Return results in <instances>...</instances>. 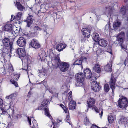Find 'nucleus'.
<instances>
[{"label":"nucleus","instance_id":"nucleus-60","mask_svg":"<svg viewBox=\"0 0 128 128\" xmlns=\"http://www.w3.org/2000/svg\"><path fill=\"white\" fill-rule=\"evenodd\" d=\"M127 59L128 60V58H127Z\"/></svg>","mask_w":128,"mask_h":128},{"label":"nucleus","instance_id":"nucleus-27","mask_svg":"<svg viewBox=\"0 0 128 128\" xmlns=\"http://www.w3.org/2000/svg\"><path fill=\"white\" fill-rule=\"evenodd\" d=\"M112 7L110 6L106 7L104 9L105 14H111L112 13Z\"/></svg>","mask_w":128,"mask_h":128},{"label":"nucleus","instance_id":"nucleus-55","mask_svg":"<svg viewBox=\"0 0 128 128\" xmlns=\"http://www.w3.org/2000/svg\"><path fill=\"white\" fill-rule=\"evenodd\" d=\"M44 32H46V35L47 36V34H48V33L47 34V33L46 31V30H44Z\"/></svg>","mask_w":128,"mask_h":128},{"label":"nucleus","instance_id":"nucleus-37","mask_svg":"<svg viewBox=\"0 0 128 128\" xmlns=\"http://www.w3.org/2000/svg\"><path fill=\"white\" fill-rule=\"evenodd\" d=\"M17 95V94L16 93H14L12 94L11 95L8 96L6 97V99H11L13 97L16 96Z\"/></svg>","mask_w":128,"mask_h":128},{"label":"nucleus","instance_id":"nucleus-5","mask_svg":"<svg viewBox=\"0 0 128 128\" xmlns=\"http://www.w3.org/2000/svg\"><path fill=\"white\" fill-rule=\"evenodd\" d=\"M125 33L124 32H121L116 36V41L117 43L122 44L123 42L124 39L125 37Z\"/></svg>","mask_w":128,"mask_h":128},{"label":"nucleus","instance_id":"nucleus-15","mask_svg":"<svg viewBox=\"0 0 128 128\" xmlns=\"http://www.w3.org/2000/svg\"><path fill=\"white\" fill-rule=\"evenodd\" d=\"M28 15L29 16L24 21L27 23L26 26L29 27L30 26L33 22V16L32 15H30L29 14Z\"/></svg>","mask_w":128,"mask_h":128},{"label":"nucleus","instance_id":"nucleus-9","mask_svg":"<svg viewBox=\"0 0 128 128\" xmlns=\"http://www.w3.org/2000/svg\"><path fill=\"white\" fill-rule=\"evenodd\" d=\"M91 88L95 92L99 91L101 88L100 86L96 82L91 83Z\"/></svg>","mask_w":128,"mask_h":128},{"label":"nucleus","instance_id":"nucleus-51","mask_svg":"<svg viewBox=\"0 0 128 128\" xmlns=\"http://www.w3.org/2000/svg\"><path fill=\"white\" fill-rule=\"evenodd\" d=\"M122 48H124L126 50L127 49V47L126 46H122Z\"/></svg>","mask_w":128,"mask_h":128},{"label":"nucleus","instance_id":"nucleus-57","mask_svg":"<svg viewBox=\"0 0 128 128\" xmlns=\"http://www.w3.org/2000/svg\"><path fill=\"white\" fill-rule=\"evenodd\" d=\"M31 127H32V128H33L32 126H31Z\"/></svg>","mask_w":128,"mask_h":128},{"label":"nucleus","instance_id":"nucleus-33","mask_svg":"<svg viewBox=\"0 0 128 128\" xmlns=\"http://www.w3.org/2000/svg\"><path fill=\"white\" fill-rule=\"evenodd\" d=\"M22 16V12H19L16 14L15 16H14V17L18 19H20L21 18Z\"/></svg>","mask_w":128,"mask_h":128},{"label":"nucleus","instance_id":"nucleus-34","mask_svg":"<svg viewBox=\"0 0 128 128\" xmlns=\"http://www.w3.org/2000/svg\"><path fill=\"white\" fill-rule=\"evenodd\" d=\"M114 118L111 116H108V121L109 122L110 124L112 123L114 121Z\"/></svg>","mask_w":128,"mask_h":128},{"label":"nucleus","instance_id":"nucleus-28","mask_svg":"<svg viewBox=\"0 0 128 128\" xmlns=\"http://www.w3.org/2000/svg\"><path fill=\"white\" fill-rule=\"evenodd\" d=\"M92 110H94L96 112H98L99 114L100 115V118H101L103 113V112L102 110H98V108L95 106H94L92 108Z\"/></svg>","mask_w":128,"mask_h":128},{"label":"nucleus","instance_id":"nucleus-36","mask_svg":"<svg viewBox=\"0 0 128 128\" xmlns=\"http://www.w3.org/2000/svg\"><path fill=\"white\" fill-rule=\"evenodd\" d=\"M110 88L108 84H106L104 86V90L105 92H108Z\"/></svg>","mask_w":128,"mask_h":128},{"label":"nucleus","instance_id":"nucleus-30","mask_svg":"<svg viewBox=\"0 0 128 128\" xmlns=\"http://www.w3.org/2000/svg\"><path fill=\"white\" fill-rule=\"evenodd\" d=\"M34 31V34H36L38 33V32L41 30V29L38 26H34L33 28Z\"/></svg>","mask_w":128,"mask_h":128},{"label":"nucleus","instance_id":"nucleus-54","mask_svg":"<svg viewBox=\"0 0 128 128\" xmlns=\"http://www.w3.org/2000/svg\"><path fill=\"white\" fill-rule=\"evenodd\" d=\"M109 52L110 54H112V52H111V50H110V51H108Z\"/></svg>","mask_w":128,"mask_h":128},{"label":"nucleus","instance_id":"nucleus-58","mask_svg":"<svg viewBox=\"0 0 128 128\" xmlns=\"http://www.w3.org/2000/svg\"><path fill=\"white\" fill-rule=\"evenodd\" d=\"M84 58L85 59H86V57H84Z\"/></svg>","mask_w":128,"mask_h":128},{"label":"nucleus","instance_id":"nucleus-56","mask_svg":"<svg viewBox=\"0 0 128 128\" xmlns=\"http://www.w3.org/2000/svg\"><path fill=\"white\" fill-rule=\"evenodd\" d=\"M86 120L87 122H88V120L87 118L86 119Z\"/></svg>","mask_w":128,"mask_h":128},{"label":"nucleus","instance_id":"nucleus-45","mask_svg":"<svg viewBox=\"0 0 128 128\" xmlns=\"http://www.w3.org/2000/svg\"><path fill=\"white\" fill-rule=\"evenodd\" d=\"M110 27V25L109 23L108 24H107L106 25L105 27V30H108V29L109 30Z\"/></svg>","mask_w":128,"mask_h":128},{"label":"nucleus","instance_id":"nucleus-43","mask_svg":"<svg viewBox=\"0 0 128 128\" xmlns=\"http://www.w3.org/2000/svg\"><path fill=\"white\" fill-rule=\"evenodd\" d=\"M40 12L42 11V10H44V11L45 12L46 9L45 8V5L44 4H42L40 6Z\"/></svg>","mask_w":128,"mask_h":128},{"label":"nucleus","instance_id":"nucleus-29","mask_svg":"<svg viewBox=\"0 0 128 128\" xmlns=\"http://www.w3.org/2000/svg\"><path fill=\"white\" fill-rule=\"evenodd\" d=\"M45 112V114L46 115V116L48 117L50 119H51L52 117L49 112V110L47 108H44V109Z\"/></svg>","mask_w":128,"mask_h":128},{"label":"nucleus","instance_id":"nucleus-13","mask_svg":"<svg viewBox=\"0 0 128 128\" xmlns=\"http://www.w3.org/2000/svg\"><path fill=\"white\" fill-rule=\"evenodd\" d=\"M16 52L20 58V57H24L26 55V51L24 48H18L16 50Z\"/></svg>","mask_w":128,"mask_h":128},{"label":"nucleus","instance_id":"nucleus-12","mask_svg":"<svg viewBox=\"0 0 128 128\" xmlns=\"http://www.w3.org/2000/svg\"><path fill=\"white\" fill-rule=\"evenodd\" d=\"M30 45L35 48H37L40 47V44L39 43L38 40L35 39H32L30 43Z\"/></svg>","mask_w":128,"mask_h":128},{"label":"nucleus","instance_id":"nucleus-52","mask_svg":"<svg viewBox=\"0 0 128 128\" xmlns=\"http://www.w3.org/2000/svg\"><path fill=\"white\" fill-rule=\"evenodd\" d=\"M52 123L54 125V126L53 127V128H56L55 127H54V126H55L56 124L55 123H54V122L52 121Z\"/></svg>","mask_w":128,"mask_h":128},{"label":"nucleus","instance_id":"nucleus-53","mask_svg":"<svg viewBox=\"0 0 128 128\" xmlns=\"http://www.w3.org/2000/svg\"><path fill=\"white\" fill-rule=\"evenodd\" d=\"M57 121V122L58 123H59L61 121V120H60L58 119Z\"/></svg>","mask_w":128,"mask_h":128},{"label":"nucleus","instance_id":"nucleus-35","mask_svg":"<svg viewBox=\"0 0 128 128\" xmlns=\"http://www.w3.org/2000/svg\"><path fill=\"white\" fill-rule=\"evenodd\" d=\"M0 109L2 112L1 114L4 116H6L8 115V112L2 108H0Z\"/></svg>","mask_w":128,"mask_h":128},{"label":"nucleus","instance_id":"nucleus-4","mask_svg":"<svg viewBox=\"0 0 128 128\" xmlns=\"http://www.w3.org/2000/svg\"><path fill=\"white\" fill-rule=\"evenodd\" d=\"M72 92L70 91L68 94V97L69 100L70 101L69 104V108L70 110H74L76 108V103L75 102L72 100Z\"/></svg>","mask_w":128,"mask_h":128},{"label":"nucleus","instance_id":"nucleus-42","mask_svg":"<svg viewBox=\"0 0 128 128\" xmlns=\"http://www.w3.org/2000/svg\"><path fill=\"white\" fill-rule=\"evenodd\" d=\"M10 82L12 84H14L16 87H17L18 86V85L17 84V82H16L14 81L13 80H10Z\"/></svg>","mask_w":128,"mask_h":128},{"label":"nucleus","instance_id":"nucleus-11","mask_svg":"<svg viewBox=\"0 0 128 128\" xmlns=\"http://www.w3.org/2000/svg\"><path fill=\"white\" fill-rule=\"evenodd\" d=\"M83 35L85 38H89L90 36V30L86 28H82L81 30Z\"/></svg>","mask_w":128,"mask_h":128},{"label":"nucleus","instance_id":"nucleus-2","mask_svg":"<svg viewBox=\"0 0 128 128\" xmlns=\"http://www.w3.org/2000/svg\"><path fill=\"white\" fill-rule=\"evenodd\" d=\"M75 78L77 80L76 86H84L85 85L84 82V76L81 72L77 73L75 75Z\"/></svg>","mask_w":128,"mask_h":128},{"label":"nucleus","instance_id":"nucleus-22","mask_svg":"<svg viewBox=\"0 0 128 128\" xmlns=\"http://www.w3.org/2000/svg\"><path fill=\"white\" fill-rule=\"evenodd\" d=\"M65 47V45L64 44H60L57 45L56 49L58 51L60 52L64 49Z\"/></svg>","mask_w":128,"mask_h":128},{"label":"nucleus","instance_id":"nucleus-40","mask_svg":"<svg viewBox=\"0 0 128 128\" xmlns=\"http://www.w3.org/2000/svg\"><path fill=\"white\" fill-rule=\"evenodd\" d=\"M60 106L63 109L64 112L66 113L67 112V109L66 107L62 104H60Z\"/></svg>","mask_w":128,"mask_h":128},{"label":"nucleus","instance_id":"nucleus-39","mask_svg":"<svg viewBox=\"0 0 128 128\" xmlns=\"http://www.w3.org/2000/svg\"><path fill=\"white\" fill-rule=\"evenodd\" d=\"M70 116L68 115H67L64 120L66 122H68L69 123V124L71 125V122H70Z\"/></svg>","mask_w":128,"mask_h":128},{"label":"nucleus","instance_id":"nucleus-25","mask_svg":"<svg viewBox=\"0 0 128 128\" xmlns=\"http://www.w3.org/2000/svg\"><path fill=\"white\" fill-rule=\"evenodd\" d=\"M15 6L17 8L18 10L22 11L24 9V7L22 5L20 2H16Z\"/></svg>","mask_w":128,"mask_h":128},{"label":"nucleus","instance_id":"nucleus-17","mask_svg":"<svg viewBox=\"0 0 128 128\" xmlns=\"http://www.w3.org/2000/svg\"><path fill=\"white\" fill-rule=\"evenodd\" d=\"M112 62L110 61L104 67V70L106 71L110 72L112 71Z\"/></svg>","mask_w":128,"mask_h":128},{"label":"nucleus","instance_id":"nucleus-7","mask_svg":"<svg viewBox=\"0 0 128 128\" xmlns=\"http://www.w3.org/2000/svg\"><path fill=\"white\" fill-rule=\"evenodd\" d=\"M26 43V39L22 37H19L17 40L18 44L20 46L24 47Z\"/></svg>","mask_w":128,"mask_h":128},{"label":"nucleus","instance_id":"nucleus-3","mask_svg":"<svg viewBox=\"0 0 128 128\" xmlns=\"http://www.w3.org/2000/svg\"><path fill=\"white\" fill-rule=\"evenodd\" d=\"M118 104L119 107L121 108H126L128 106L127 98L125 97L120 98L118 101Z\"/></svg>","mask_w":128,"mask_h":128},{"label":"nucleus","instance_id":"nucleus-20","mask_svg":"<svg viewBox=\"0 0 128 128\" xmlns=\"http://www.w3.org/2000/svg\"><path fill=\"white\" fill-rule=\"evenodd\" d=\"M98 44L100 46L103 47H105L108 44V42L106 40L103 39H101L98 41Z\"/></svg>","mask_w":128,"mask_h":128},{"label":"nucleus","instance_id":"nucleus-23","mask_svg":"<svg viewBox=\"0 0 128 128\" xmlns=\"http://www.w3.org/2000/svg\"><path fill=\"white\" fill-rule=\"evenodd\" d=\"M92 39L95 42H98L100 39L99 34L96 33H93L92 35Z\"/></svg>","mask_w":128,"mask_h":128},{"label":"nucleus","instance_id":"nucleus-61","mask_svg":"<svg viewBox=\"0 0 128 128\" xmlns=\"http://www.w3.org/2000/svg\"><path fill=\"white\" fill-rule=\"evenodd\" d=\"M95 47V46H94V47H94V48Z\"/></svg>","mask_w":128,"mask_h":128},{"label":"nucleus","instance_id":"nucleus-38","mask_svg":"<svg viewBox=\"0 0 128 128\" xmlns=\"http://www.w3.org/2000/svg\"><path fill=\"white\" fill-rule=\"evenodd\" d=\"M14 104H13V102H11L10 103V108L11 109V111L12 112V114H14Z\"/></svg>","mask_w":128,"mask_h":128},{"label":"nucleus","instance_id":"nucleus-63","mask_svg":"<svg viewBox=\"0 0 128 128\" xmlns=\"http://www.w3.org/2000/svg\"><path fill=\"white\" fill-rule=\"evenodd\" d=\"M46 105V104H45L44 105Z\"/></svg>","mask_w":128,"mask_h":128},{"label":"nucleus","instance_id":"nucleus-14","mask_svg":"<svg viewBox=\"0 0 128 128\" xmlns=\"http://www.w3.org/2000/svg\"><path fill=\"white\" fill-rule=\"evenodd\" d=\"M116 82V79L113 76H112L110 81L109 84L113 93L114 92V90L115 88V84Z\"/></svg>","mask_w":128,"mask_h":128},{"label":"nucleus","instance_id":"nucleus-32","mask_svg":"<svg viewBox=\"0 0 128 128\" xmlns=\"http://www.w3.org/2000/svg\"><path fill=\"white\" fill-rule=\"evenodd\" d=\"M82 63V60L81 59H77L74 63V65H81Z\"/></svg>","mask_w":128,"mask_h":128},{"label":"nucleus","instance_id":"nucleus-44","mask_svg":"<svg viewBox=\"0 0 128 128\" xmlns=\"http://www.w3.org/2000/svg\"><path fill=\"white\" fill-rule=\"evenodd\" d=\"M9 71L10 72H13V67L12 66H10L8 68Z\"/></svg>","mask_w":128,"mask_h":128},{"label":"nucleus","instance_id":"nucleus-50","mask_svg":"<svg viewBox=\"0 0 128 128\" xmlns=\"http://www.w3.org/2000/svg\"><path fill=\"white\" fill-rule=\"evenodd\" d=\"M126 37L127 39L128 40V30L126 31Z\"/></svg>","mask_w":128,"mask_h":128},{"label":"nucleus","instance_id":"nucleus-41","mask_svg":"<svg viewBox=\"0 0 128 128\" xmlns=\"http://www.w3.org/2000/svg\"><path fill=\"white\" fill-rule=\"evenodd\" d=\"M20 76L18 74H14L13 77L14 79L15 80H17L19 78Z\"/></svg>","mask_w":128,"mask_h":128},{"label":"nucleus","instance_id":"nucleus-59","mask_svg":"<svg viewBox=\"0 0 128 128\" xmlns=\"http://www.w3.org/2000/svg\"><path fill=\"white\" fill-rule=\"evenodd\" d=\"M126 0V2H127V1H128V0Z\"/></svg>","mask_w":128,"mask_h":128},{"label":"nucleus","instance_id":"nucleus-62","mask_svg":"<svg viewBox=\"0 0 128 128\" xmlns=\"http://www.w3.org/2000/svg\"><path fill=\"white\" fill-rule=\"evenodd\" d=\"M43 12V13H44V12Z\"/></svg>","mask_w":128,"mask_h":128},{"label":"nucleus","instance_id":"nucleus-31","mask_svg":"<svg viewBox=\"0 0 128 128\" xmlns=\"http://www.w3.org/2000/svg\"><path fill=\"white\" fill-rule=\"evenodd\" d=\"M126 6L122 7L120 9V13L123 15L124 14L126 13Z\"/></svg>","mask_w":128,"mask_h":128},{"label":"nucleus","instance_id":"nucleus-1","mask_svg":"<svg viewBox=\"0 0 128 128\" xmlns=\"http://www.w3.org/2000/svg\"><path fill=\"white\" fill-rule=\"evenodd\" d=\"M52 62L56 67L60 65V68L62 72H65L67 71L70 65L68 62H60V60L58 56L55 55L54 58H52Z\"/></svg>","mask_w":128,"mask_h":128},{"label":"nucleus","instance_id":"nucleus-19","mask_svg":"<svg viewBox=\"0 0 128 128\" xmlns=\"http://www.w3.org/2000/svg\"><path fill=\"white\" fill-rule=\"evenodd\" d=\"M31 118H30L28 116V122L29 124L31 126H32L33 128H38V124H36V120L34 119L32 121V125L31 124Z\"/></svg>","mask_w":128,"mask_h":128},{"label":"nucleus","instance_id":"nucleus-46","mask_svg":"<svg viewBox=\"0 0 128 128\" xmlns=\"http://www.w3.org/2000/svg\"><path fill=\"white\" fill-rule=\"evenodd\" d=\"M28 67L26 65L24 67H23L22 68V69L23 70H26V71H27V70H28Z\"/></svg>","mask_w":128,"mask_h":128},{"label":"nucleus","instance_id":"nucleus-26","mask_svg":"<svg viewBox=\"0 0 128 128\" xmlns=\"http://www.w3.org/2000/svg\"><path fill=\"white\" fill-rule=\"evenodd\" d=\"M90 78L89 79H90L91 80L92 82H96V79L98 77H99L100 76V74H99L98 76H96L95 74H92L90 76Z\"/></svg>","mask_w":128,"mask_h":128},{"label":"nucleus","instance_id":"nucleus-6","mask_svg":"<svg viewBox=\"0 0 128 128\" xmlns=\"http://www.w3.org/2000/svg\"><path fill=\"white\" fill-rule=\"evenodd\" d=\"M4 45L6 47L9 46L10 50L11 51L12 48V44L13 43L12 42H10L9 39L8 38H4L2 41Z\"/></svg>","mask_w":128,"mask_h":128},{"label":"nucleus","instance_id":"nucleus-48","mask_svg":"<svg viewBox=\"0 0 128 128\" xmlns=\"http://www.w3.org/2000/svg\"><path fill=\"white\" fill-rule=\"evenodd\" d=\"M3 104L2 100L0 98V106H1Z\"/></svg>","mask_w":128,"mask_h":128},{"label":"nucleus","instance_id":"nucleus-16","mask_svg":"<svg viewBox=\"0 0 128 128\" xmlns=\"http://www.w3.org/2000/svg\"><path fill=\"white\" fill-rule=\"evenodd\" d=\"M95 103V100L93 98H90L88 99L87 102L86 106L88 107L87 110L88 111V108H89L92 107Z\"/></svg>","mask_w":128,"mask_h":128},{"label":"nucleus","instance_id":"nucleus-18","mask_svg":"<svg viewBox=\"0 0 128 128\" xmlns=\"http://www.w3.org/2000/svg\"><path fill=\"white\" fill-rule=\"evenodd\" d=\"M84 76L86 78L88 79L90 78V76L92 74L90 70L88 68H86L84 70Z\"/></svg>","mask_w":128,"mask_h":128},{"label":"nucleus","instance_id":"nucleus-49","mask_svg":"<svg viewBox=\"0 0 128 128\" xmlns=\"http://www.w3.org/2000/svg\"><path fill=\"white\" fill-rule=\"evenodd\" d=\"M15 18H14V16L13 15H12L11 16V17L10 19V20L11 21H13Z\"/></svg>","mask_w":128,"mask_h":128},{"label":"nucleus","instance_id":"nucleus-8","mask_svg":"<svg viewBox=\"0 0 128 128\" xmlns=\"http://www.w3.org/2000/svg\"><path fill=\"white\" fill-rule=\"evenodd\" d=\"M119 124L121 126L126 127L128 126V119L125 117H122L120 118L118 121Z\"/></svg>","mask_w":128,"mask_h":128},{"label":"nucleus","instance_id":"nucleus-24","mask_svg":"<svg viewBox=\"0 0 128 128\" xmlns=\"http://www.w3.org/2000/svg\"><path fill=\"white\" fill-rule=\"evenodd\" d=\"M120 22L118 21L114 22L113 24V28L114 29H117L119 28L120 26Z\"/></svg>","mask_w":128,"mask_h":128},{"label":"nucleus","instance_id":"nucleus-47","mask_svg":"<svg viewBox=\"0 0 128 128\" xmlns=\"http://www.w3.org/2000/svg\"><path fill=\"white\" fill-rule=\"evenodd\" d=\"M91 128H99L96 125H92L91 127Z\"/></svg>","mask_w":128,"mask_h":128},{"label":"nucleus","instance_id":"nucleus-10","mask_svg":"<svg viewBox=\"0 0 128 128\" xmlns=\"http://www.w3.org/2000/svg\"><path fill=\"white\" fill-rule=\"evenodd\" d=\"M4 30L5 31L11 32L12 34H14V32L13 29V26L12 24H6L4 26Z\"/></svg>","mask_w":128,"mask_h":128},{"label":"nucleus","instance_id":"nucleus-21","mask_svg":"<svg viewBox=\"0 0 128 128\" xmlns=\"http://www.w3.org/2000/svg\"><path fill=\"white\" fill-rule=\"evenodd\" d=\"M93 70L95 72L99 74L101 72V69L99 65L96 64L93 68Z\"/></svg>","mask_w":128,"mask_h":128}]
</instances>
